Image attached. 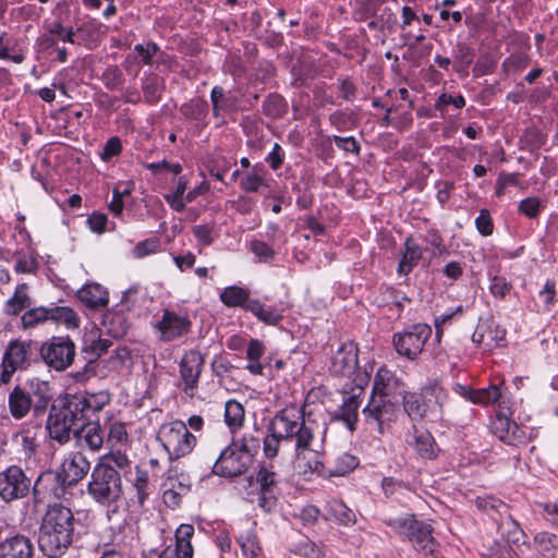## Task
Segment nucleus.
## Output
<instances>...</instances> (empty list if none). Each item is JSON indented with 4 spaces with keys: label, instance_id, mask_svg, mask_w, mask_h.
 <instances>
[{
    "label": "nucleus",
    "instance_id": "nucleus-1",
    "mask_svg": "<svg viewBox=\"0 0 558 558\" xmlns=\"http://www.w3.org/2000/svg\"><path fill=\"white\" fill-rule=\"evenodd\" d=\"M272 418L277 434L287 444H293L295 460L303 468L304 474H322L326 428L306 417L304 411L296 405L286 407Z\"/></svg>",
    "mask_w": 558,
    "mask_h": 558
},
{
    "label": "nucleus",
    "instance_id": "nucleus-2",
    "mask_svg": "<svg viewBox=\"0 0 558 558\" xmlns=\"http://www.w3.org/2000/svg\"><path fill=\"white\" fill-rule=\"evenodd\" d=\"M74 515L70 508L50 505L40 525L38 546L44 555L57 558L62 556L73 541Z\"/></svg>",
    "mask_w": 558,
    "mask_h": 558
},
{
    "label": "nucleus",
    "instance_id": "nucleus-3",
    "mask_svg": "<svg viewBox=\"0 0 558 558\" xmlns=\"http://www.w3.org/2000/svg\"><path fill=\"white\" fill-rule=\"evenodd\" d=\"M88 495L101 506H111L122 497L120 472L108 463H97L87 485Z\"/></svg>",
    "mask_w": 558,
    "mask_h": 558
},
{
    "label": "nucleus",
    "instance_id": "nucleus-4",
    "mask_svg": "<svg viewBox=\"0 0 558 558\" xmlns=\"http://www.w3.org/2000/svg\"><path fill=\"white\" fill-rule=\"evenodd\" d=\"M159 439L169 454L170 460L190 454L196 446V437L182 421H173L162 425Z\"/></svg>",
    "mask_w": 558,
    "mask_h": 558
},
{
    "label": "nucleus",
    "instance_id": "nucleus-5",
    "mask_svg": "<svg viewBox=\"0 0 558 558\" xmlns=\"http://www.w3.org/2000/svg\"><path fill=\"white\" fill-rule=\"evenodd\" d=\"M387 524L397 533L407 536L414 544L415 549L424 553L434 551L435 541L430 525L415 520L413 514L390 519Z\"/></svg>",
    "mask_w": 558,
    "mask_h": 558
},
{
    "label": "nucleus",
    "instance_id": "nucleus-6",
    "mask_svg": "<svg viewBox=\"0 0 558 558\" xmlns=\"http://www.w3.org/2000/svg\"><path fill=\"white\" fill-rule=\"evenodd\" d=\"M398 405L390 397L371 395L368 403L362 411L365 423L379 434L384 433L385 425L397 418Z\"/></svg>",
    "mask_w": 558,
    "mask_h": 558
},
{
    "label": "nucleus",
    "instance_id": "nucleus-7",
    "mask_svg": "<svg viewBox=\"0 0 558 558\" xmlns=\"http://www.w3.org/2000/svg\"><path fill=\"white\" fill-rule=\"evenodd\" d=\"M432 336L427 324H416L393 336V347L399 355L415 360L423 351L426 341Z\"/></svg>",
    "mask_w": 558,
    "mask_h": 558
},
{
    "label": "nucleus",
    "instance_id": "nucleus-8",
    "mask_svg": "<svg viewBox=\"0 0 558 558\" xmlns=\"http://www.w3.org/2000/svg\"><path fill=\"white\" fill-rule=\"evenodd\" d=\"M40 353L47 365L64 371L74 360L75 344L69 337H53L41 345Z\"/></svg>",
    "mask_w": 558,
    "mask_h": 558
},
{
    "label": "nucleus",
    "instance_id": "nucleus-9",
    "mask_svg": "<svg viewBox=\"0 0 558 558\" xmlns=\"http://www.w3.org/2000/svg\"><path fill=\"white\" fill-rule=\"evenodd\" d=\"M251 463L248 456L242 453L232 442L220 452L213 471L217 475L232 477L245 473Z\"/></svg>",
    "mask_w": 558,
    "mask_h": 558
},
{
    "label": "nucleus",
    "instance_id": "nucleus-10",
    "mask_svg": "<svg viewBox=\"0 0 558 558\" xmlns=\"http://www.w3.org/2000/svg\"><path fill=\"white\" fill-rule=\"evenodd\" d=\"M29 487L31 480L20 466L11 465L0 473V496L4 501L23 498Z\"/></svg>",
    "mask_w": 558,
    "mask_h": 558
},
{
    "label": "nucleus",
    "instance_id": "nucleus-11",
    "mask_svg": "<svg viewBox=\"0 0 558 558\" xmlns=\"http://www.w3.org/2000/svg\"><path fill=\"white\" fill-rule=\"evenodd\" d=\"M28 354V344L25 342H10L1 362L0 387L11 383L14 373L27 366Z\"/></svg>",
    "mask_w": 558,
    "mask_h": 558
},
{
    "label": "nucleus",
    "instance_id": "nucleus-12",
    "mask_svg": "<svg viewBox=\"0 0 558 558\" xmlns=\"http://www.w3.org/2000/svg\"><path fill=\"white\" fill-rule=\"evenodd\" d=\"M205 363L204 355L197 350H190L184 353L180 361V375L184 383V392L189 396L194 395L199 376Z\"/></svg>",
    "mask_w": 558,
    "mask_h": 558
},
{
    "label": "nucleus",
    "instance_id": "nucleus-13",
    "mask_svg": "<svg viewBox=\"0 0 558 558\" xmlns=\"http://www.w3.org/2000/svg\"><path fill=\"white\" fill-rule=\"evenodd\" d=\"M89 470L90 463L82 452H71L64 458L62 471L59 475L62 485H75L87 475Z\"/></svg>",
    "mask_w": 558,
    "mask_h": 558
},
{
    "label": "nucleus",
    "instance_id": "nucleus-14",
    "mask_svg": "<svg viewBox=\"0 0 558 558\" xmlns=\"http://www.w3.org/2000/svg\"><path fill=\"white\" fill-rule=\"evenodd\" d=\"M191 322L187 316L179 315L172 311L165 310L161 319L157 324L160 338L165 341L174 340L189 332Z\"/></svg>",
    "mask_w": 558,
    "mask_h": 558
},
{
    "label": "nucleus",
    "instance_id": "nucleus-15",
    "mask_svg": "<svg viewBox=\"0 0 558 558\" xmlns=\"http://www.w3.org/2000/svg\"><path fill=\"white\" fill-rule=\"evenodd\" d=\"M357 366V348L353 342H347L339 347L331 357L330 372L333 375L350 376Z\"/></svg>",
    "mask_w": 558,
    "mask_h": 558
},
{
    "label": "nucleus",
    "instance_id": "nucleus-16",
    "mask_svg": "<svg viewBox=\"0 0 558 558\" xmlns=\"http://www.w3.org/2000/svg\"><path fill=\"white\" fill-rule=\"evenodd\" d=\"M46 427L50 438L61 445L70 441L71 435H74V430L77 429L74 424H72V421L54 405L50 410Z\"/></svg>",
    "mask_w": 558,
    "mask_h": 558
},
{
    "label": "nucleus",
    "instance_id": "nucleus-17",
    "mask_svg": "<svg viewBox=\"0 0 558 558\" xmlns=\"http://www.w3.org/2000/svg\"><path fill=\"white\" fill-rule=\"evenodd\" d=\"M74 437L81 448L99 451L105 444V433L98 422H87L74 430Z\"/></svg>",
    "mask_w": 558,
    "mask_h": 558
},
{
    "label": "nucleus",
    "instance_id": "nucleus-18",
    "mask_svg": "<svg viewBox=\"0 0 558 558\" xmlns=\"http://www.w3.org/2000/svg\"><path fill=\"white\" fill-rule=\"evenodd\" d=\"M452 390L466 401L481 405L495 403L501 397L500 389L496 385H490L482 389H473L469 386L456 383L452 386Z\"/></svg>",
    "mask_w": 558,
    "mask_h": 558
},
{
    "label": "nucleus",
    "instance_id": "nucleus-19",
    "mask_svg": "<svg viewBox=\"0 0 558 558\" xmlns=\"http://www.w3.org/2000/svg\"><path fill=\"white\" fill-rule=\"evenodd\" d=\"M407 442L424 460H434L438 456V446L428 430L414 428Z\"/></svg>",
    "mask_w": 558,
    "mask_h": 558
},
{
    "label": "nucleus",
    "instance_id": "nucleus-20",
    "mask_svg": "<svg viewBox=\"0 0 558 558\" xmlns=\"http://www.w3.org/2000/svg\"><path fill=\"white\" fill-rule=\"evenodd\" d=\"M256 481L260 486L259 505L270 510L275 505V487L279 481L278 473L272 465L262 466L257 473Z\"/></svg>",
    "mask_w": 558,
    "mask_h": 558
},
{
    "label": "nucleus",
    "instance_id": "nucleus-21",
    "mask_svg": "<svg viewBox=\"0 0 558 558\" xmlns=\"http://www.w3.org/2000/svg\"><path fill=\"white\" fill-rule=\"evenodd\" d=\"M194 535V526L181 524L175 531V545L168 546L163 550V558H192L193 547L191 538Z\"/></svg>",
    "mask_w": 558,
    "mask_h": 558
},
{
    "label": "nucleus",
    "instance_id": "nucleus-22",
    "mask_svg": "<svg viewBox=\"0 0 558 558\" xmlns=\"http://www.w3.org/2000/svg\"><path fill=\"white\" fill-rule=\"evenodd\" d=\"M22 385L34 403V411L36 413L45 411L51 401V392L48 381L32 378Z\"/></svg>",
    "mask_w": 558,
    "mask_h": 558
},
{
    "label": "nucleus",
    "instance_id": "nucleus-23",
    "mask_svg": "<svg viewBox=\"0 0 558 558\" xmlns=\"http://www.w3.org/2000/svg\"><path fill=\"white\" fill-rule=\"evenodd\" d=\"M34 553L31 539L16 535L0 543V558H32Z\"/></svg>",
    "mask_w": 558,
    "mask_h": 558
},
{
    "label": "nucleus",
    "instance_id": "nucleus-24",
    "mask_svg": "<svg viewBox=\"0 0 558 558\" xmlns=\"http://www.w3.org/2000/svg\"><path fill=\"white\" fill-rule=\"evenodd\" d=\"M78 300L92 310L106 307L109 302V293L99 283H87L77 291Z\"/></svg>",
    "mask_w": 558,
    "mask_h": 558
},
{
    "label": "nucleus",
    "instance_id": "nucleus-25",
    "mask_svg": "<svg viewBox=\"0 0 558 558\" xmlns=\"http://www.w3.org/2000/svg\"><path fill=\"white\" fill-rule=\"evenodd\" d=\"M8 404L10 413L15 420L25 417L31 409H34V403L22 384H17L9 393Z\"/></svg>",
    "mask_w": 558,
    "mask_h": 558
},
{
    "label": "nucleus",
    "instance_id": "nucleus-26",
    "mask_svg": "<svg viewBox=\"0 0 558 558\" xmlns=\"http://www.w3.org/2000/svg\"><path fill=\"white\" fill-rule=\"evenodd\" d=\"M246 311L251 312L258 320L266 325L275 326L283 318V310L277 305H266L259 300H252L246 304Z\"/></svg>",
    "mask_w": 558,
    "mask_h": 558
},
{
    "label": "nucleus",
    "instance_id": "nucleus-27",
    "mask_svg": "<svg viewBox=\"0 0 558 558\" xmlns=\"http://www.w3.org/2000/svg\"><path fill=\"white\" fill-rule=\"evenodd\" d=\"M423 392L425 400L432 405L430 416L440 418L444 405L448 402V392L438 381L424 386Z\"/></svg>",
    "mask_w": 558,
    "mask_h": 558
},
{
    "label": "nucleus",
    "instance_id": "nucleus-28",
    "mask_svg": "<svg viewBox=\"0 0 558 558\" xmlns=\"http://www.w3.org/2000/svg\"><path fill=\"white\" fill-rule=\"evenodd\" d=\"M422 255L421 246L412 238L407 239L397 269L398 275L408 276L417 266Z\"/></svg>",
    "mask_w": 558,
    "mask_h": 558
},
{
    "label": "nucleus",
    "instance_id": "nucleus-29",
    "mask_svg": "<svg viewBox=\"0 0 558 558\" xmlns=\"http://www.w3.org/2000/svg\"><path fill=\"white\" fill-rule=\"evenodd\" d=\"M59 409L72 421V424H74L76 428L85 424V421L89 417L78 393L68 395L63 405Z\"/></svg>",
    "mask_w": 558,
    "mask_h": 558
},
{
    "label": "nucleus",
    "instance_id": "nucleus-30",
    "mask_svg": "<svg viewBox=\"0 0 558 558\" xmlns=\"http://www.w3.org/2000/svg\"><path fill=\"white\" fill-rule=\"evenodd\" d=\"M12 442L15 446L19 458L24 460L31 459L38 447L36 437L31 429H24L15 433L12 436Z\"/></svg>",
    "mask_w": 558,
    "mask_h": 558
},
{
    "label": "nucleus",
    "instance_id": "nucleus-31",
    "mask_svg": "<svg viewBox=\"0 0 558 558\" xmlns=\"http://www.w3.org/2000/svg\"><path fill=\"white\" fill-rule=\"evenodd\" d=\"M398 379L386 366H380L376 372L373 383L372 395L390 397L397 388Z\"/></svg>",
    "mask_w": 558,
    "mask_h": 558
},
{
    "label": "nucleus",
    "instance_id": "nucleus-32",
    "mask_svg": "<svg viewBox=\"0 0 558 558\" xmlns=\"http://www.w3.org/2000/svg\"><path fill=\"white\" fill-rule=\"evenodd\" d=\"M403 408L412 418H421L430 415L432 405L425 400L424 392L422 391L421 395L407 393L403 397Z\"/></svg>",
    "mask_w": 558,
    "mask_h": 558
},
{
    "label": "nucleus",
    "instance_id": "nucleus-33",
    "mask_svg": "<svg viewBox=\"0 0 558 558\" xmlns=\"http://www.w3.org/2000/svg\"><path fill=\"white\" fill-rule=\"evenodd\" d=\"M245 411L242 403L230 399L225 404V423L233 434L243 426Z\"/></svg>",
    "mask_w": 558,
    "mask_h": 558
},
{
    "label": "nucleus",
    "instance_id": "nucleus-34",
    "mask_svg": "<svg viewBox=\"0 0 558 558\" xmlns=\"http://www.w3.org/2000/svg\"><path fill=\"white\" fill-rule=\"evenodd\" d=\"M360 401L357 396L348 397L340 407L337 418L342 421L353 432L359 418Z\"/></svg>",
    "mask_w": 558,
    "mask_h": 558
},
{
    "label": "nucleus",
    "instance_id": "nucleus-35",
    "mask_svg": "<svg viewBox=\"0 0 558 558\" xmlns=\"http://www.w3.org/2000/svg\"><path fill=\"white\" fill-rule=\"evenodd\" d=\"M29 305L28 286L21 283L15 288L13 295L5 302L4 311L9 315H17Z\"/></svg>",
    "mask_w": 558,
    "mask_h": 558
},
{
    "label": "nucleus",
    "instance_id": "nucleus-36",
    "mask_svg": "<svg viewBox=\"0 0 558 558\" xmlns=\"http://www.w3.org/2000/svg\"><path fill=\"white\" fill-rule=\"evenodd\" d=\"M220 301L229 307H243L246 310V304L252 301L247 290L238 287L230 286L222 290L220 293Z\"/></svg>",
    "mask_w": 558,
    "mask_h": 558
},
{
    "label": "nucleus",
    "instance_id": "nucleus-37",
    "mask_svg": "<svg viewBox=\"0 0 558 558\" xmlns=\"http://www.w3.org/2000/svg\"><path fill=\"white\" fill-rule=\"evenodd\" d=\"M50 322L63 324L68 329H75L80 326V317L76 312L69 306L50 305Z\"/></svg>",
    "mask_w": 558,
    "mask_h": 558
},
{
    "label": "nucleus",
    "instance_id": "nucleus-38",
    "mask_svg": "<svg viewBox=\"0 0 558 558\" xmlns=\"http://www.w3.org/2000/svg\"><path fill=\"white\" fill-rule=\"evenodd\" d=\"M327 515L338 523L349 525L355 522L354 512L348 508L341 500L331 499L326 506Z\"/></svg>",
    "mask_w": 558,
    "mask_h": 558
},
{
    "label": "nucleus",
    "instance_id": "nucleus-39",
    "mask_svg": "<svg viewBox=\"0 0 558 558\" xmlns=\"http://www.w3.org/2000/svg\"><path fill=\"white\" fill-rule=\"evenodd\" d=\"M536 550L544 558H555L558 549V535L550 532H539L534 537Z\"/></svg>",
    "mask_w": 558,
    "mask_h": 558
},
{
    "label": "nucleus",
    "instance_id": "nucleus-40",
    "mask_svg": "<svg viewBox=\"0 0 558 558\" xmlns=\"http://www.w3.org/2000/svg\"><path fill=\"white\" fill-rule=\"evenodd\" d=\"M129 436L126 427L121 422H113L109 426L106 445L108 449L126 448Z\"/></svg>",
    "mask_w": 558,
    "mask_h": 558
},
{
    "label": "nucleus",
    "instance_id": "nucleus-41",
    "mask_svg": "<svg viewBox=\"0 0 558 558\" xmlns=\"http://www.w3.org/2000/svg\"><path fill=\"white\" fill-rule=\"evenodd\" d=\"M283 437L279 436L276 430V423L274 418L269 424V434L263 439V451L264 456L268 459H272L278 456L281 445H286Z\"/></svg>",
    "mask_w": 558,
    "mask_h": 558
},
{
    "label": "nucleus",
    "instance_id": "nucleus-42",
    "mask_svg": "<svg viewBox=\"0 0 558 558\" xmlns=\"http://www.w3.org/2000/svg\"><path fill=\"white\" fill-rule=\"evenodd\" d=\"M78 396H81L88 415L101 411L110 401V395L104 390L94 393L83 392L78 393Z\"/></svg>",
    "mask_w": 558,
    "mask_h": 558
},
{
    "label": "nucleus",
    "instance_id": "nucleus-43",
    "mask_svg": "<svg viewBox=\"0 0 558 558\" xmlns=\"http://www.w3.org/2000/svg\"><path fill=\"white\" fill-rule=\"evenodd\" d=\"M499 529L502 537L505 538L504 542H506L508 545H510L511 543L519 544L523 542V538L525 536L524 532L520 527L519 523L512 520L510 517L501 521Z\"/></svg>",
    "mask_w": 558,
    "mask_h": 558
},
{
    "label": "nucleus",
    "instance_id": "nucleus-44",
    "mask_svg": "<svg viewBox=\"0 0 558 558\" xmlns=\"http://www.w3.org/2000/svg\"><path fill=\"white\" fill-rule=\"evenodd\" d=\"M99 463H108L118 471H128L132 461L125 453V448L109 449Z\"/></svg>",
    "mask_w": 558,
    "mask_h": 558
},
{
    "label": "nucleus",
    "instance_id": "nucleus-45",
    "mask_svg": "<svg viewBox=\"0 0 558 558\" xmlns=\"http://www.w3.org/2000/svg\"><path fill=\"white\" fill-rule=\"evenodd\" d=\"M49 313L50 306H37L29 308L22 315V325L24 328H32L50 322Z\"/></svg>",
    "mask_w": 558,
    "mask_h": 558
},
{
    "label": "nucleus",
    "instance_id": "nucleus-46",
    "mask_svg": "<svg viewBox=\"0 0 558 558\" xmlns=\"http://www.w3.org/2000/svg\"><path fill=\"white\" fill-rule=\"evenodd\" d=\"M240 186L246 192H258L263 186H266L264 169L254 167L243 177Z\"/></svg>",
    "mask_w": 558,
    "mask_h": 558
},
{
    "label": "nucleus",
    "instance_id": "nucleus-47",
    "mask_svg": "<svg viewBox=\"0 0 558 558\" xmlns=\"http://www.w3.org/2000/svg\"><path fill=\"white\" fill-rule=\"evenodd\" d=\"M181 112L186 118L202 120L208 112L207 101L202 98H194L181 107Z\"/></svg>",
    "mask_w": 558,
    "mask_h": 558
},
{
    "label": "nucleus",
    "instance_id": "nucleus-48",
    "mask_svg": "<svg viewBox=\"0 0 558 558\" xmlns=\"http://www.w3.org/2000/svg\"><path fill=\"white\" fill-rule=\"evenodd\" d=\"M238 543L246 558L257 557L260 548L256 535L252 531H246L238 536Z\"/></svg>",
    "mask_w": 558,
    "mask_h": 558
},
{
    "label": "nucleus",
    "instance_id": "nucleus-49",
    "mask_svg": "<svg viewBox=\"0 0 558 558\" xmlns=\"http://www.w3.org/2000/svg\"><path fill=\"white\" fill-rule=\"evenodd\" d=\"M506 330L497 325L485 326V350L490 351L505 343Z\"/></svg>",
    "mask_w": 558,
    "mask_h": 558
},
{
    "label": "nucleus",
    "instance_id": "nucleus-50",
    "mask_svg": "<svg viewBox=\"0 0 558 558\" xmlns=\"http://www.w3.org/2000/svg\"><path fill=\"white\" fill-rule=\"evenodd\" d=\"M133 488L137 502L142 506L148 496V473L147 471L136 468L135 478L133 480Z\"/></svg>",
    "mask_w": 558,
    "mask_h": 558
},
{
    "label": "nucleus",
    "instance_id": "nucleus-51",
    "mask_svg": "<svg viewBox=\"0 0 558 558\" xmlns=\"http://www.w3.org/2000/svg\"><path fill=\"white\" fill-rule=\"evenodd\" d=\"M239 450L248 456V459L253 461V457L258 452L260 448V439L252 434H244L239 441H233Z\"/></svg>",
    "mask_w": 558,
    "mask_h": 558
},
{
    "label": "nucleus",
    "instance_id": "nucleus-52",
    "mask_svg": "<svg viewBox=\"0 0 558 558\" xmlns=\"http://www.w3.org/2000/svg\"><path fill=\"white\" fill-rule=\"evenodd\" d=\"M359 464L357 459L350 453H342L336 459V465L332 470H330V474L335 476H342L353 469H355Z\"/></svg>",
    "mask_w": 558,
    "mask_h": 558
},
{
    "label": "nucleus",
    "instance_id": "nucleus-53",
    "mask_svg": "<svg viewBox=\"0 0 558 558\" xmlns=\"http://www.w3.org/2000/svg\"><path fill=\"white\" fill-rule=\"evenodd\" d=\"M250 250L258 259V262H269L275 256L274 247L260 240H252L250 242Z\"/></svg>",
    "mask_w": 558,
    "mask_h": 558
},
{
    "label": "nucleus",
    "instance_id": "nucleus-54",
    "mask_svg": "<svg viewBox=\"0 0 558 558\" xmlns=\"http://www.w3.org/2000/svg\"><path fill=\"white\" fill-rule=\"evenodd\" d=\"M504 424L510 428L509 435L504 436V442L511 446H519L525 442L526 433L515 422H504Z\"/></svg>",
    "mask_w": 558,
    "mask_h": 558
},
{
    "label": "nucleus",
    "instance_id": "nucleus-55",
    "mask_svg": "<svg viewBox=\"0 0 558 558\" xmlns=\"http://www.w3.org/2000/svg\"><path fill=\"white\" fill-rule=\"evenodd\" d=\"M210 100L213 104V113L219 117L222 111L229 107L228 99L225 96V90L220 86H215L210 92Z\"/></svg>",
    "mask_w": 558,
    "mask_h": 558
},
{
    "label": "nucleus",
    "instance_id": "nucleus-56",
    "mask_svg": "<svg viewBox=\"0 0 558 558\" xmlns=\"http://www.w3.org/2000/svg\"><path fill=\"white\" fill-rule=\"evenodd\" d=\"M160 242L158 239H146L142 242H138L133 251L132 254L136 258H143L147 255L154 254L159 250Z\"/></svg>",
    "mask_w": 558,
    "mask_h": 558
},
{
    "label": "nucleus",
    "instance_id": "nucleus-57",
    "mask_svg": "<svg viewBox=\"0 0 558 558\" xmlns=\"http://www.w3.org/2000/svg\"><path fill=\"white\" fill-rule=\"evenodd\" d=\"M134 51L137 53L143 64H151L153 58L159 51V47L155 43H147L146 45L137 44L134 47Z\"/></svg>",
    "mask_w": 558,
    "mask_h": 558
},
{
    "label": "nucleus",
    "instance_id": "nucleus-58",
    "mask_svg": "<svg viewBox=\"0 0 558 558\" xmlns=\"http://www.w3.org/2000/svg\"><path fill=\"white\" fill-rule=\"evenodd\" d=\"M475 227L483 236H489L494 232V223L487 209L480 210V215L475 219Z\"/></svg>",
    "mask_w": 558,
    "mask_h": 558
},
{
    "label": "nucleus",
    "instance_id": "nucleus-59",
    "mask_svg": "<svg viewBox=\"0 0 558 558\" xmlns=\"http://www.w3.org/2000/svg\"><path fill=\"white\" fill-rule=\"evenodd\" d=\"M38 269V262L32 255H20L14 264V270L19 274H35Z\"/></svg>",
    "mask_w": 558,
    "mask_h": 558
},
{
    "label": "nucleus",
    "instance_id": "nucleus-60",
    "mask_svg": "<svg viewBox=\"0 0 558 558\" xmlns=\"http://www.w3.org/2000/svg\"><path fill=\"white\" fill-rule=\"evenodd\" d=\"M121 150H122L121 140L118 136H112L106 142V144L100 153V158L104 161H109L111 158L118 156L121 153Z\"/></svg>",
    "mask_w": 558,
    "mask_h": 558
},
{
    "label": "nucleus",
    "instance_id": "nucleus-61",
    "mask_svg": "<svg viewBox=\"0 0 558 558\" xmlns=\"http://www.w3.org/2000/svg\"><path fill=\"white\" fill-rule=\"evenodd\" d=\"M483 555L487 558H512L513 553L510 545L506 542H496Z\"/></svg>",
    "mask_w": 558,
    "mask_h": 558
},
{
    "label": "nucleus",
    "instance_id": "nucleus-62",
    "mask_svg": "<svg viewBox=\"0 0 558 558\" xmlns=\"http://www.w3.org/2000/svg\"><path fill=\"white\" fill-rule=\"evenodd\" d=\"M193 235L198 243L203 245H210L214 242L213 227L209 225H196L192 228Z\"/></svg>",
    "mask_w": 558,
    "mask_h": 558
},
{
    "label": "nucleus",
    "instance_id": "nucleus-63",
    "mask_svg": "<svg viewBox=\"0 0 558 558\" xmlns=\"http://www.w3.org/2000/svg\"><path fill=\"white\" fill-rule=\"evenodd\" d=\"M267 114L278 117L284 111L283 98L279 95H270L264 104Z\"/></svg>",
    "mask_w": 558,
    "mask_h": 558
},
{
    "label": "nucleus",
    "instance_id": "nucleus-64",
    "mask_svg": "<svg viewBox=\"0 0 558 558\" xmlns=\"http://www.w3.org/2000/svg\"><path fill=\"white\" fill-rule=\"evenodd\" d=\"M539 201L535 197H529L520 202L519 210L529 218H535L539 213Z\"/></svg>",
    "mask_w": 558,
    "mask_h": 558
}]
</instances>
